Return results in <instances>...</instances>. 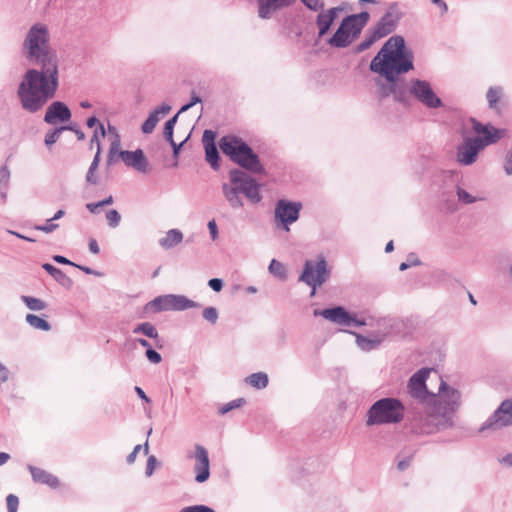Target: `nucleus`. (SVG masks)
Returning <instances> with one entry per match:
<instances>
[{
    "label": "nucleus",
    "mask_w": 512,
    "mask_h": 512,
    "mask_svg": "<svg viewBox=\"0 0 512 512\" xmlns=\"http://www.w3.org/2000/svg\"><path fill=\"white\" fill-rule=\"evenodd\" d=\"M456 194L458 197V201L465 205L472 204L478 201H484L486 199L484 196L480 195L473 196L460 186L456 187Z\"/></svg>",
    "instance_id": "2f4dec72"
},
{
    "label": "nucleus",
    "mask_w": 512,
    "mask_h": 512,
    "mask_svg": "<svg viewBox=\"0 0 512 512\" xmlns=\"http://www.w3.org/2000/svg\"><path fill=\"white\" fill-rule=\"evenodd\" d=\"M100 156H101V152L99 151V149H97L96 154L92 160V163L90 164L89 169L97 170L99 163H100Z\"/></svg>",
    "instance_id": "0e129e2a"
},
{
    "label": "nucleus",
    "mask_w": 512,
    "mask_h": 512,
    "mask_svg": "<svg viewBox=\"0 0 512 512\" xmlns=\"http://www.w3.org/2000/svg\"><path fill=\"white\" fill-rule=\"evenodd\" d=\"M370 19V14L367 11H362L357 14H350L344 17L341 21V24L345 25V30L351 35L354 39L356 38L362 31V29L366 26Z\"/></svg>",
    "instance_id": "2eb2a0df"
},
{
    "label": "nucleus",
    "mask_w": 512,
    "mask_h": 512,
    "mask_svg": "<svg viewBox=\"0 0 512 512\" xmlns=\"http://www.w3.org/2000/svg\"><path fill=\"white\" fill-rule=\"evenodd\" d=\"M89 250L93 254H98L100 252L99 245L95 239H91L89 241Z\"/></svg>",
    "instance_id": "774afa93"
},
{
    "label": "nucleus",
    "mask_w": 512,
    "mask_h": 512,
    "mask_svg": "<svg viewBox=\"0 0 512 512\" xmlns=\"http://www.w3.org/2000/svg\"><path fill=\"white\" fill-rule=\"evenodd\" d=\"M22 52L29 68L17 89L23 110L29 113L40 111L55 97L59 86L58 57L50 44V32L46 24L35 23L26 33Z\"/></svg>",
    "instance_id": "f257e3e1"
},
{
    "label": "nucleus",
    "mask_w": 512,
    "mask_h": 512,
    "mask_svg": "<svg viewBox=\"0 0 512 512\" xmlns=\"http://www.w3.org/2000/svg\"><path fill=\"white\" fill-rule=\"evenodd\" d=\"M413 68V54L407 50L404 38L400 35L390 37L370 63V70L387 80V83L377 82L379 99L394 97L395 79Z\"/></svg>",
    "instance_id": "f03ea898"
},
{
    "label": "nucleus",
    "mask_w": 512,
    "mask_h": 512,
    "mask_svg": "<svg viewBox=\"0 0 512 512\" xmlns=\"http://www.w3.org/2000/svg\"><path fill=\"white\" fill-rule=\"evenodd\" d=\"M482 150L480 136L466 137L456 148V161L462 166H470L476 162Z\"/></svg>",
    "instance_id": "1a4fd4ad"
},
{
    "label": "nucleus",
    "mask_w": 512,
    "mask_h": 512,
    "mask_svg": "<svg viewBox=\"0 0 512 512\" xmlns=\"http://www.w3.org/2000/svg\"><path fill=\"white\" fill-rule=\"evenodd\" d=\"M28 469L32 475L34 482L47 485L53 489L59 487V479L50 472L35 466H29Z\"/></svg>",
    "instance_id": "4be33fe9"
},
{
    "label": "nucleus",
    "mask_w": 512,
    "mask_h": 512,
    "mask_svg": "<svg viewBox=\"0 0 512 512\" xmlns=\"http://www.w3.org/2000/svg\"><path fill=\"white\" fill-rule=\"evenodd\" d=\"M95 171L96 170L88 169V172L86 174V181L89 184L96 185L98 183V178L95 176Z\"/></svg>",
    "instance_id": "052dcab7"
},
{
    "label": "nucleus",
    "mask_w": 512,
    "mask_h": 512,
    "mask_svg": "<svg viewBox=\"0 0 512 512\" xmlns=\"http://www.w3.org/2000/svg\"><path fill=\"white\" fill-rule=\"evenodd\" d=\"M421 264V261L419 260L418 257H414V260L413 262H402L399 266V269L401 271H405L406 269L412 267V266H417V265H420Z\"/></svg>",
    "instance_id": "4d7b16f0"
},
{
    "label": "nucleus",
    "mask_w": 512,
    "mask_h": 512,
    "mask_svg": "<svg viewBox=\"0 0 512 512\" xmlns=\"http://www.w3.org/2000/svg\"><path fill=\"white\" fill-rule=\"evenodd\" d=\"M118 146H119L118 139L111 143L109 154H108V164H111L115 161L114 156H116Z\"/></svg>",
    "instance_id": "603ef678"
},
{
    "label": "nucleus",
    "mask_w": 512,
    "mask_h": 512,
    "mask_svg": "<svg viewBox=\"0 0 512 512\" xmlns=\"http://www.w3.org/2000/svg\"><path fill=\"white\" fill-rule=\"evenodd\" d=\"M159 121V117H157L153 112L149 114L147 119L142 124V132L144 134H150L154 131L157 123Z\"/></svg>",
    "instance_id": "58836bf2"
},
{
    "label": "nucleus",
    "mask_w": 512,
    "mask_h": 512,
    "mask_svg": "<svg viewBox=\"0 0 512 512\" xmlns=\"http://www.w3.org/2000/svg\"><path fill=\"white\" fill-rule=\"evenodd\" d=\"M245 400L244 399H236V400H233L231 402H229L228 404H226L225 406H223L221 409H220V413L221 414H225L227 413L228 411L234 409V408H238L240 406H242L244 404Z\"/></svg>",
    "instance_id": "de8ad7c7"
},
{
    "label": "nucleus",
    "mask_w": 512,
    "mask_h": 512,
    "mask_svg": "<svg viewBox=\"0 0 512 512\" xmlns=\"http://www.w3.org/2000/svg\"><path fill=\"white\" fill-rule=\"evenodd\" d=\"M195 459H196V465H195L196 477H195V479L197 482L202 483V482L206 481L210 476L208 452L203 446L196 445Z\"/></svg>",
    "instance_id": "6ab92c4d"
},
{
    "label": "nucleus",
    "mask_w": 512,
    "mask_h": 512,
    "mask_svg": "<svg viewBox=\"0 0 512 512\" xmlns=\"http://www.w3.org/2000/svg\"><path fill=\"white\" fill-rule=\"evenodd\" d=\"M11 173L7 165L0 166V197L3 202L7 199Z\"/></svg>",
    "instance_id": "7c9ffc66"
},
{
    "label": "nucleus",
    "mask_w": 512,
    "mask_h": 512,
    "mask_svg": "<svg viewBox=\"0 0 512 512\" xmlns=\"http://www.w3.org/2000/svg\"><path fill=\"white\" fill-rule=\"evenodd\" d=\"M344 27L345 25L340 23L334 34L328 40V44L330 46L335 48H346L351 44L353 38Z\"/></svg>",
    "instance_id": "5701e85b"
},
{
    "label": "nucleus",
    "mask_w": 512,
    "mask_h": 512,
    "mask_svg": "<svg viewBox=\"0 0 512 512\" xmlns=\"http://www.w3.org/2000/svg\"><path fill=\"white\" fill-rule=\"evenodd\" d=\"M470 121L472 123L473 130L477 134L483 135V137L480 136L483 149L490 144L496 143L501 138L500 131L493 126L489 124H482L475 118H471Z\"/></svg>",
    "instance_id": "a211bd4d"
},
{
    "label": "nucleus",
    "mask_w": 512,
    "mask_h": 512,
    "mask_svg": "<svg viewBox=\"0 0 512 512\" xmlns=\"http://www.w3.org/2000/svg\"><path fill=\"white\" fill-rule=\"evenodd\" d=\"M302 203L280 199L277 201L274 210V220L277 228L289 231V226L295 223L300 216Z\"/></svg>",
    "instance_id": "0eeeda50"
},
{
    "label": "nucleus",
    "mask_w": 512,
    "mask_h": 512,
    "mask_svg": "<svg viewBox=\"0 0 512 512\" xmlns=\"http://www.w3.org/2000/svg\"><path fill=\"white\" fill-rule=\"evenodd\" d=\"M146 356L152 363L157 364L161 361V355L153 349H148L146 351Z\"/></svg>",
    "instance_id": "864d4df0"
},
{
    "label": "nucleus",
    "mask_w": 512,
    "mask_h": 512,
    "mask_svg": "<svg viewBox=\"0 0 512 512\" xmlns=\"http://www.w3.org/2000/svg\"><path fill=\"white\" fill-rule=\"evenodd\" d=\"M63 131H65V127H58V128H55V129L49 131L45 135V139H44L45 144L47 146H51L54 143H56Z\"/></svg>",
    "instance_id": "ea45409f"
},
{
    "label": "nucleus",
    "mask_w": 512,
    "mask_h": 512,
    "mask_svg": "<svg viewBox=\"0 0 512 512\" xmlns=\"http://www.w3.org/2000/svg\"><path fill=\"white\" fill-rule=\"evenodd\" d=\"M71 118V111L69 107L61 102H52L45 113L44 121L48 124H56L57 121L66 122Z\"/></svg>",
    "instance_id": "f3484780"
},
{
    "label": "nucleus",
    "mask_w": 512,
    "mask_h": 512,
    "mask_svg": "<svg viewBox=\"0 0 512 512\" xmlns=\"http://www.w3.org/2000/svg\"><path fill=\"white\" fill-rule=\"evenodd\" d=\"M330 277V270L328 269L325 257L320 254L316 259L306 260L303 271L299 276V281L304 282L312 287L314 294L315 289L323 285Z\"/></svg>",
    "instance_id": "423d86ee"
},
{
    "label": "nucleus",
    "mask_w": 512,
    "mask_h": 512,
    "mask_svg": "<svg viewBox=\"0 0 512 512\" xmlns=\"http://www.w3.org/2000/svg\"><path fill=\"white\" fill-rule=\"evenodd\" d=\"M118 155L126 166L132 167L141 173L148 172V161L142 149L138 148L135 151L121 150Z\"/></svg>",
    "instance_id": "4468645a"
},
{
    "label": "nucleus",
    "mask_w": 512,
    "mask_h": 512,
    "mask_svg": "<svg viewBox=\"0 0 512 512\" xmlns=\"http://www.w3.org/2000/svg\"><path fill=\"white\" fill-rule=\"evenodd\" d=\"M202 316L204 320H217L218 312L214 307H207L203 309Z\"/></svg>",
    "instance_id": "8fccbe9b"
},
{
    "label": "nucleus",
    "mask_w": 512,
    "mask_h": 512,
    "mask_svg": "<svg viewBox=\"0 0 512 512\" xmlns=\"http://www.w3.org/2000/svg\"><path fill=\"white\" fill-rule=\"evenodd\" d=\"M383 38V36L372 28L370 35L361 41L355 48L356 53H361L371 47V45L377 40Z\"/></svg>",
    "instance_id": "473e14b6"
},
{
    "label": "nucleus",
    "mask_w": 512,
    "mask_h": 512,
    "mask_svg": "<svg viewBox=\"0 0 512 512\" xmlns=\"http://www.w3.org/2000/svg\"><path fill=\"white\" fill-rule=\"evenodd\" d=\"M427 381V385L436 391L438 400L428 406L426 416L421 420V431L432 433L450 424L452 414L460 405V394L457 390L447 387L441 376L433 369L431 374H427Z\"/></svg>",
    "instance_id": "7ed1b4c3"
},
{
    "label": "nucleus",
    "mask_w": 512,
    "mask_h": 512,
    "mask_svg": "<svg viewBox=\"0 0 512 512\" xmlns=\"http://www.w3.org/2000/svg\"><path fill=\"white\" fill-rule=\"evenodd\" d=\"M156 464V459L154 456H150L147 462L146 474L150 476L153 473L154 467Z\"/></svg>",
    "instance_id": "e2e57ef3"
},
{
    "label": "nucleus",
    "mask_w": 512,
    "mask_h": 512,
    "mask_svg": "<svg viewBox=\"0 0 512 512\" xmlns=\"http://www.w3.org/2000/svg\"><path fill=\"white\" fill-rule=\"evenodd\" d=\"M229 178L234 186H241L242 183H245V181L251 177L240 169H232L229 172Z\"/></svg>",
    "instance_id": "e433bc0d"
},
{
    "label": "nucleus",
    "mask_w": 512,
    "mask_h": 512,
    "mask_svg": "<svg viewBox=\"0 0 512 512\" xmlns=\"http://www.w3.org/2000/svg\"><path fill=\"white\" fill-rule=\"evenodd\" d=\"M208 286L215 292H220L223 288V281L219 278H212L208 281Z\"/></svg>",
    "instance_id": "3c124183"
},
{
    "label": "nucleus",
    "mask_w": 512,
    "mask_h": 512,
    "mask_svg": "<svg viewBox=\"0 0 512 512\" xmlns=\"http://www.w3.org/2000/svg\"><path fill=\"white\" fill-rule=\"evenodd\" d=\"M403 16L404 13L401 11L399 3L391 2L373 28L377 33L379 32L383 37H385L395 31Z\"/></svg>",
    "instance_id": "9d476101"
},
{
    "label": "nucleus",
    "mask_w": 512,
    "mask_h": 512,
    "mask_svg": "<svg viewBox=\"0 0 512 512\" xmlns=\"http://www.w3.org/2000/svg\"><path fill=\"white\" fill-rule=\"evenodd\" d=\"M142 446L141 445H136L133 449V451L128 455L127 457V462L128 463H133L137 457V454L140 452Z\"/></svg>",
    "instance_id": "680f3d73"
},
{
    "label": "nucleus",
    "mask_w": 512,
    "mask_h": 512,
    "mask_svg": "<svg viewBox=\"0 0 512 512\" xmlns=\"http://www.w3.org/2000/svg\"><path fill=\"white\" fill-rule=\"evenodd\" d=\"M53 260L56 263L63 264V265H71V266L75 265L74 262L70 261L69 259H67L66 257H64L62 255H54Z\"/></svg>",
    "instance_id": "bf43d9fd"
},
{
    "label": "nucleus",
    "mask_w": 512,
    "mask_h": 512,
    "mask_svg": "<svg viewBox=\"0 0 512 512\" xmlns=\"http://www.w3.org/2000/svg\"><path fill=\"white\" fill-rule=\"evenodd\" d=\"M222 192L225 199L233 209L243 207V201L240 197L241 192L238 190V186H231L227 183H224L222 185Z\"/></svg>",
    "instance_id": "bb28decb"
},
{
    "label": "nucleus",
    "mask_w": 512,
    "mask_h": 512,
    "mask_svg": "<svg viewBox=\"0 0 512 512\" xmlns=\"http://www.w3.org/2000/svg\"><path fill=\"white\" fill-rule=\"evenodd\" d=\"M180 512H214V510L205 505H194L185 507Z\"/></svg>",
    "instance_id": "09e8293b"
},
{
    "label": "nucleus",
    "mask_w": 512,
    "mask_h": 512,
    "mask_svg": "<svg viewBox=\"0 0 512 512\" xmlns=\"http://www.w3.org/2000/svg\"><path fill=\"white\" fill-rule=\"evenodd\" d=\"M431 2L440 9L441 15L448 12V6L444 0H432Z\"/></svg>",
    "instance_id": "13d9d810"
},
{
    "label": "nucleus",
    "mask_w": 512,
    "mask_h": 512,
    "mask_svg": "<svg viewBox=\"0 0 512 512\" xmlns=\"http://www.w3.org/2000/svg\"><path fill=\"white\" fill-rule=\"evenodd\" d=\"M301 3L310 11L317 12L325 7L324 0H300Z\"/></svg>",
    "instance_id": "79ce46f5"
},
{
    "label": "nucleus",
    "mask_w": 512,
    "mask_h": 512,
    "mask_svg": "<svg viewBox=\"0 0 512 512\" xmlns=\"http://www.w3.org/2000/svg\"><path fill=\"white\" fill-rule=\"evenodd\" d=\"M394 89V101L404 106H409L412 97L410 93V81L406 83L395 79Z\"/></svg>",
    "instance_id": "b1692460"
},
{
    "label": "nucleus",
    "mask_w": 512,
    "mask_h": 512,
    "mask_svg": "<svg viewBox=\"0 0 512 512\" xmlns=\"http://www.w3.org/2000/svg\"><path fill=\"white\" fill-rule=\"evenodd\" d=\"M410 93L415 100L429 109H437L443 106L442 100L436 95L427 80L410 79Z\"/></svg>",
    "instance_id": "6e6552de"
},
{
    "label": "nucleus",
    "mask_w": 512,
    "mask_h": 512,
    "mask_svg": "<svg viewBox=\"0 0 512 512\" xmlns=\"http://www.w3.org/2000/svg\"><path fill=\"white\" fill-rule=\"evenodd\" d=\"M296 0H257L258 17L270 19L277 11L292 6Z\"/></svg>",
    "instance_id": "dca6fc26"
},
{
    "label": "nucleus",
    "mask_w": 512,
    "mask_h": 512,
    "mask_svg": "<svg viewBox=\"0 0 512 512\" xmlns=\"http://www.w3.org/2000/svg\"><path fill=\"white\" fill-rule=\"evenodd\" d=\"M215 133L211 130H205L203 134V142H214Z\"/></svg>",
    "instance_id": "338daca9"
},
{
    "label": "nucleus",
    "mask_w": 512,
    "mask_h": 512,
    "mask_svg": "<svg viewBox=\"0 0 512 512\" xmlns=\"http://www.w3.org/2000/svg\"><path fill=\"white\" fill-rule=\"evenodd\" d=\"M106 219L109 227L116 228L120 224L121 215L117 210L111 209L106 212Z\"/></svg>",
    "instance_id": "a19ab883"
},
{
    "label": "nucleus",
    "mask_w": 512,
    "mask_h": 512,
    "mask_svg": "<svg viewBox=\"0 0 512 512\" xmlns=\"http://www.w3.org/2000/svg\"><path fill=\"white\" fill-rule=\"evenodd\" d=\"M102 207L100 202H91L86 204V208L91 213H98V209Z\"/></svg>",
    "instance_id": "69168bd1"
},
{
    "label": "nucleus",
    "mask_w": 512,
    "mask_h": 512,
    "mask_svg": "<svg viewBox=\"0 0 512 512\" xmlns=\"http://www.w3.org/2000/svg\"><path fill=\"white\" fill-rule=\"evenodd\" d=\"M208 229L211 235L212 240H216L218 237V227L216 221L214 219L208 222Z\"/></svg>",
    "instance_id": "5fc2aeb1"
},
{
    "label": "nucleus",
    "mask_w": 512,
    "mask_h": 512,
    "mask_svg": "<svg viewBox=\"0 0 512 512\" xmlns=\"http://www.w3.org/2000/svg\"><path fill=\"white\" fill-rule=\"evenodd\" d=\"M139 331L143 332L146 336L151 338L157 336L156 329L149 322H146L139 326L137 329H135V332Z\"/></svg>",
    "instance_id": "a18cd8bd"
},
{
    "label": "nucleus",
    "mask_w": 512,
    "mask_h": 512,
    "mask_svg": "<svg viewBox=\"0 0 512 512\" xmlns=\"http://www.w3.org/2000/svg\"><path fill=\"white\" fill-rule=\"evenodd\" d=\"M59 227L58 224L54 223L53 219H48L46 224L43 225H35L34 229L37 231H41L44 233H51L55 231Z\"/></svg>",
    "instance_id": "c03bdc74"
},
{
    "label": "nucleus",
    "mask_w": 512,
    "mask_h": 512,
    "mask_svg": "<svg viewBox=\"0 0 512 512\" xmlns=\"http://www.w3.org/2000/svg\"><path fill=\"white\" fill-rule=\"evenodd\" d=\"M315 317H323L325 320H366L364 315L348 312L342 306H335L326 309H314Z\"/></svg>",
    "instance_id": "ddd939ff"
},
{
    "label": "nucleus",
    "mask_w": 512,
    "mask_h": 512,
    "mask_svg": "<svg viewBox=\"0 0 512 512\" xmlns=\"http://www.w3.org/2000/svg\"><path fill=\"white\" fill-rule=\"evenodd\" d=\"M205 156L206 161L211 165L213 170H218L219 165V152L214 142L205 143Z\"/></svg>",
    "instance_id": "c756f323"
},
{
    "label": "nucleus",
    "mask_w": 512,
    "mask_h": 512,
    "mask_svg": "<svg viewBox=\"0 0 512 512\" xmlns=\"http://www.w3.org/2000/svg\"><path fill=\"white\" fill-rule=\"evenodd\" d=\"M502 95V88L495 86L490 87L486 93V99L490 108H495Z\"/></svg>",
    "instance_id": "c9c22d12"
},
{
    "label": "nucleus",
    "mask_w": 512,
    "mask_h": 512,
    "mask_svg": "<svg viewBox=\"0 0 512 512\" xmlns=\"http://www.w3.org/2000/svg\"><path fill=\"white\" fill-rule=\"evenodd\" d=\"M238 190L244 194L250 202L256 204L261 201V195L259 191V184L253 178H250L238 186Z\"/></svg>",
    "instance_id": "393cba45"
},
{
    "label": "nucleus",
    "mask_w": 512,
    "mask_h": 512,
    "mask_svg": "<svg viewBox=\"0 0 512 512\" xmlns=\"http://www.w3.org/2000/svg\"><path fill=\"white\" fill-rule=\"evenodd\" d=\"M512 425V399H507L501 403L493 415V422L489 426L502 428Z\"/></svg>",
    "instance_id": "aec40b11"
},
{
    "label": "nucleus",
    "mask_w": 512,
    "mask_h": 512,
    "mask_svg": "<svg viewBox=\"0 0 512 512\" xmlns=\"http://www.w3.org/2000/svg\"><path fill=\"white\" fill-rule=\"evenodd\" d=\"M219 147L231 161L238 164L243 169L253 173L264 172V167L260 162L259 156L241 138L236 136H223L219 141Z\"/></svg>",
    "instance_id": "20e7f679"
},
{
    "label": "nucleus",
    "mask_w": 512,
    "mask_h": 512,
    "mask_svg": "<svg viewBox=\"0 0 512 512\" xmlns=\"http://www.w3.org/2000/svg\"><path fill=\"white\" fill-rule=\"evenodd\" d=\"M246 382L254 388L262 389L268 384V376L262 372L254 373L246 378Z\"/></svg>",
    "instance_id": "f704fd0d"
},
{
    "label": "nucleus",
    "mask_w": 512,
    "mask_h": 512,
    "mask_svg": "<svg viewBox=\"0 0 512 512\" xmlns=\"http://www.w3.org/2000/svg\"><path fill=\"white\" fill-rule=\"evenodd\" d=\"M168 311L166 294L155 297L153 300L145 304L143 308V316H148L153 313Z\"/></svg>",
    "instance_id": "cd10ccee"
},
{
    "label": "nucleus",
    "mask_w": 512,
    "mask_h": 512,
    "mask_svg": "<svg viewBox=\"0 0 512 512\" xmlns=\"http://www.w3.org/2000/svg\"><path fill=\"white\" fill-rule=\"evenodd\" d=\"M183 233L179 229H170L165 236L159 240V245L164 249H171L181 243Z\"/></svg>",
    "instance_id": "c85d7f7f"
},
{
    "label": "nucleus",
    "mask_w": 512,
    "mask_h": 512,
    "mask_svg": "<svg viewBox=\"0 0 512 512\" xmlns=\"http://www.w3.org/2000/svg\"><path fill=\"white\" fill-rule=\"evenodd\" d=\"M42 268L50 274L54 280L66 289H70L73 285L72 279L66 275L61 269L50 263L42 264Z\"/></svg>",
    "instance_id": "a878e982"
},
{
    "label": "nucleus",
    "mask_w": 512,
    "mask_h": 512,
    "mask_svg": "<svg viewBox=\"0 0 512 512\" xmlns=\"http://www.w3.org/2000/svg\"><path fill=\"white\" fill-rule=\"evenodd\" d=\"M178 120V114H175L164 125L163 135L167 142H172L174 127Z\"/></svg>",
    "instance_id": "4c0bfd02"
},
{
    "label": "nucleus",
    "mask_w": 512,
    "mask_h": 512,
    "mask_svg": "<svg viewBox=\"0 0 512 512\" xmlns=\"http://www.w3.org/2000/svg\"><path fill=\"white\" fill-rule=\"evenodd\" d=\"M431 372L432 369H422L411 377L408 388L413 397L421 400H426L427 396L436 397V391L427 385V374Z\"/></svg>",
    "instance_id": "9b49d317"
},
{
    "label": "nucleus",
    "mask_w": 512,
    "mask_h": 512,
    "mask_svg": "<svg viewBox=\"0 0 512 512\" xmlns=\"http://www.w3.org/2000/svg\"><path fill=\"white\" fill-rule=\"evenodd\" d=\"M403 406L393 398H384L369 409L367 415L368 425L397 423L403 419Z\"/></svg>",
    "instance_id": "39448f33"
},
{
    "label": "nucleus",
    "mask_w": 512,
    "mask_h": 512,
    "mask_svg": "<svg viewBox=\"0 0 512 512\" xmlns=\"http://www.w3.org/2000/svg\"><path fill=\"white\" fill-rule=\"evenodd\" d=\"M171 110V106L167 103H163L162 105L155 108L153 113L158 117L160 114H168Z\"/></svg>",
    "instance_id": "6e6d98bb"
},
{
    "label": "nucleus",
    "mask_w": 512,
    "mask_h": 512,
    "mask_svg": "<svg viewBox=\"0 0 512 512\" xmlns=\"http://www.w3.org/2000/svg\"><path fill=\"white\" fill-rule=\"evenodd\" d=\"M343 11L341 6L331 7L328 9L322 8V10H318V14L315 18V24L318 28V37L321 38L325 36L335 20L337 19L340 12Z\"/></svg>",
    "instance_id": "f8f14e48"
},
{
    "label": "nucleus",
    "mask_w": 512,
    "mask_h": 512,
    "mask_svg": "<svg viewBox=\"0 0 512 512\" xmlns=\"http://www.w3.org/2000/svg\"><path fill=\"white\" fill-rule=\"evenodd\" d=\"M6 504L8 512H17L19 505L18 497L13 494H9L6 498Z\"/></svg>",
    "instance_id": "49530a36"
},
{
    "label": "nucleus",
    "mask_w": 512,
    "mask_h": 512,
    "mask_svg": "<svg viewBox=\"0 0 512 512\" xmlns=\"http://www.w3.org/2000/svg\"><path fill=\"white\" fill-rule=\"evenodd\" d=\"M23 299L31 310L38 311L44 308V303L38 298L23 296Z\"/></svg>",
    "instance_id": "37998d69"
},
{
    "label": "nucleus",
    "mask_w": 512,
    "mask_h": 512,
    "mask_svg": "<svg viewBox=\"0 0 512 512\" xmlns=\"http://www.w3.org/2000/svg\"><path fill=\"white\" fill-rule=\"evenodd\" d=\"M268 270L270 274L277 277L280 280H286L287 279V269L285 265L276 259H272L270 262V265L268 267Z\"/></svg>",
    "instance_id": "72a5a7b5"
},
{
    "label": "nucleus",
    "mask_w": 512,
    "mask_h": 512,
    "mask_svg": "<svg viewBox=\"0 0 512 512\" xmlns=\"http://www.w3.org/2000/svg\"><path fill=\"white\" fill-rule=\"evenodd\" d=\"M168 311H184L187 309H200L201 304L190 300L184 295L166 294Z\"/></svg>",
    "instance_id": "412c9836"
}]
</instances>
